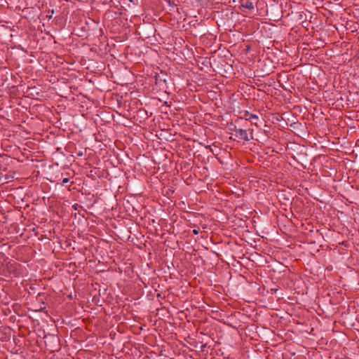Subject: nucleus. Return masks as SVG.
I'll list each match as a JSON object with an SVG mask.
<instances>
[{
	"mask_svg": "<svg viewBox=\"0 0 359 359\" xmlns=\"http://www.w3.org/2000/svg\"><path fill=\"white\" fill-rule=\"evenodd\" d=\"M151 67L145 65L142 61H136V83H140L143 86L147 83V76L149 75V72Z\"/></svg>",
	"mask_w": 359,
	"mask_h": 359,
	"instance_id": "1",
	"label": "nucleus"
},
{
	"mask_svg": "<svg viewBox=\"0 0 359 359\" xmlns=\"http://www.w3.org/2000/svg\"><path fill=\"white\" fill-rule=\"evenodd\" d=\"M140 102V101L136 99V126L138 125L137 121L138 118L139 123H142L143 121L147 119V111L144 108H139L138 107V103Z\"/></svg>",
	"mask_w": 359,
	"mask_h": 359,
	"instance_id": "2",
	"label": "nucleus"
},
{
	"mask_svg": "<svg viewBox=\"0 0 359 359\" xmlns=\"http://www.w3.org/2000/svg\"><path fill=\"white\" fill-rule=\"evenodd\" d=\"M235 135L241 140H243L245 141L248 142L250 140V138L248 137V133L244 129H236L235 130Z\"/></svg>",
	"mask_w": 359,
	"mask_h": 359,
	"instance_id": "3",
	"label": "nucleus"
},
{
	"mask_svg": "<svg viewBox=\"0 0 359 359\" xmlns=\"http://www.w3.org/2000/svg\"><path fill=\"white\" fill-rule=\"evenodd\" d=\"M148 161V157L144 154L143 156L140 155V156L136 157V165L138 164L140 166L146 168V163Z\"/></svg>",
	"mask_w": 359,
	"mask_h": 359,
	"instance_id": "4",
	"label": "nucleus"
},
{
	"mask_svg": "<svg viewBox=\"0 0 359 359\" xmlns=\"http://www.w3.org/2000/svg\"><path fill=\"white\" fill-rule=\"evenodd\" d=\"M155 83L160 86H163L166 83V79L163 77V76H161L158 74H156L155 75Z\"/></svg>",
	"mask_w": 359,
	"mask_h": 359,
	"instance_id": "5",
	"label": "nucleus"
},
{
	"mask_svg": "<svg viewBox=\"0 0 359 359\" xmlns=\"http://www.w3.org/2000/svg\"><path fill=\"white\" fill-rule=\"evenodd\" d=\"M241 6L243 8H245L249 10H253L254 9V5L253 3L249 0L243 1L241 4Z\"/></svg>",
	"mask_w": 359,
	"mask_h": 359,
	"instance_id": "6",
	"label": "nucleus"
},
{
	"mask_svg": "<svg viewBox=\"0 0 359 359\" xmlns=\"http://www.w3.org/2000/svg\"><path fill=\"white\" fill-rule=\"evenodd\" d=\"M7 328H0V339L1 341H7L9 339V337L6 336V330Z\"/></svg>",
	"mask_w": 359,
	"mask_h": 359,
	"instance_id": "7",
	"label": "nucleus"
},
{
	"mask_svg": "<svg viewBox=\"0 0 359 359\" xmlns=\"http://www.w3.org/2000/svg\"><path fill=\"white\" fill-rule=\"evenodd\" d=\"M138 285L140 287H147V284L145 282H144L141 278H140L138 276L136 277V285Z\"/></svg>",
	"mask_w": 359,
	"mask_h": 359,
	"instance_id": "8",
	"label": "nucleus"
},
{
	"mask_svg": "<svg viewBox=\"0 0 359 359\" xmlns=\"http://www.w3.org/2000/svg\"><path fill=\"white\" fill-rule=\"evenodd\" d=\"M246 115L248 116V118H247L246 120L250 119V118H255V119H257L258 118V116L257 115L253 114H250L248 111H246Z\"/></svg>",
	"mask_w": 359,
	"mask_h": 359,
	"instance_id": "9",
	"label": "nucleus"
},
{
	"mask_svg": "<svg viewBox=\"0 0 359 359\" xmlns=\"http://www.w3.org/2000/svg\"><path fill=\"white\" fill-rule=\"evenodd\" d=\"M69 178H67V177L64 178V179L62 180V181L61 184H62V185H65L66 183L69 182Z\"/></svg>",
	"mask_w": 359,
	"mask_h": 359,
	"instance_id": "10",
	"label": "nucleus"
},
{
	"mask_svg": "<svg viewBox=\"0 0 359 359\" xmlns=\"http://www.w3.org/2000/svg\"><path fill=\"white\" fill-rule=\"evenodd\" d=\"M137 327L139 328V330H143V327H142V325H140V326H139V327H138V326H137V325L136 324V329H137ZM139 333H140V332H137V331L136 330L135 334H139Z\"/></svg>",
	"mask_w": 359,
	"mask_h": 359,
	"instance_id": "11",
	"label": "nucleus"
},
{
	"mask_svg": "<svg viewBox=\"0 0 359 359\" xmlns=\"http://www.w3.org/2000/svg\"><path fill=\"white\" fill-rule=\"evenodd\" d=\"M142 192L139 193V194H136V196H137V195H140V196H139V199H140V200H141V201L144 199V196H142Z\"/></svg>",
	"mask_w": 359,
	"mask_h": 359,
	"instance_id": "12",
	"label": "nucleus"
},
{
	"mask_svg": "<svg viewBox=\"0 0 359 359\" xmlns=\"http://www.w3.org/2000/svg\"><path fill=\"white\" fill-rule=\"evenodd\" d=\"M193 233H194L195 235H197V234L199 233V230H198V229H194V230H193Z\"/></svg>",
	"mask_w": 359,
	"mask_h": 359,
	"instance_id": "13",
	"label": "nucleus"
},
{
	"mask_svg": "<svg viewBox=\"0 0 359 359\" xmlns=\"http://www.w3.org/2000/svg\"><path fill=\"white\" fill-rule=\"evenodd\" d=\"M137 295H138V294H137V292H136V297H135V299H138Z\"/></svg>",
	"mask_w": 359,
	"mask_h": 359,
	"instance_id": "14",
	"label": "nucleus"
},
{
	"mask_svg": "<svg viewBox=\"0 0 359 359\" xmlns=\"http://www.w3.org/2000/svg\"><path fill=\"white\" fill-rule=\"evenodd\" d=\"M51 17H52V15H48V18H51Z\"/></svg>",
	"mask_w": 359,
	"mask_h": 359,
	"instance_id": "15",
	"label": "nucleus"
},
{
	"mask_svg": "<svg viewBox=\"0 0 359 359\" xmlns=\"http://www.w3.org/2000/svg\"><path fill=\"white\" fill-rule=\"evenodd\" d=\"M51 17H52V15H48V18H51Z\"/></svg>",
	"mask_w": 359,
	"mask_h": 359,
	"instance_id": "16",
	"label": "nucleus"
},
{
	"mask_svg": "<svg viewBox=\"0 0 359 359\" xmlns=\"http://www.w3.org/2000/svg\"><path fill=\"white\" fill-rule=\"evenodd\" d=\"M142 60L145 62V59L144 58H142Z\"/></svg>",
	"mask_w": 359,
	"mask_h": 359,
	"instance_id": "17",
	"label": "nucleus"
},
{
	"mask_svg": "<svg viewBox=\"0 0 359 359\" xmlns=\"http://www.w3.org/2000/svg\"><path fill=\"white\" fill-rule=\"evenodd\" d=\"M128 1L133 2V0H128Z\"/></svg>",
	"mask_w": 359,
	"mask_h": 359,
	"instance_id": "18",
	"label": "nucleus"
}]
</instances>
